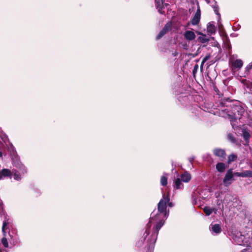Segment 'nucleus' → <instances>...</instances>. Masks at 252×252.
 <instances>
[{"mask_svg":"<svg viewBox=\"0 0 252 252\" xmlns=\"http://www.w3.org/2000/svg\"><path fill=\"white\" fill-rule=\"evenodd\" d=\"M242 132L243 136L245 140L246 141L247 143H248L249 142V139L250 138V134L249 132L245 129L243 130Z\"/></svg>","mask_w":252,"mask_h":252,"instance_id":"18","label":"nucleus"},{"mask_svg":"<svg viewBox=\"0 0 252 252\" xmlns=\"http://www.w3.org/2000/svg\"><path fill=\"white\" fill-rule=\"evenodd\" d=\"M225 48L226 50L230 51L231 48V46L229 42H227L225 43Z\"/></svg>","mask_w":252,"mask_h":252,"instance_id":"32","label":"nucleus"},{"mask_svg":"<svg viewBox=\"0 0 252 252\" xmlns=\"http://www.w3.org/2000/svg\"><path fill=\"white\" fill-rule=\"evenodd\" d=\"M241 83L243 84L244 87L249 88V86L248 84V82L244 79H243L241 80Z\"/></svg>","mask_w":252,"mask_h":252,"instance_id":"30","label":"nucleus"},{"mask_svg":"<svg viewBox=\"0 0 252 252\" xmlns=\"http://www.w3.org/2000/svg\"><path fill=\"white\" fill-rule=\"evenodd\" d=\"M220 105L222 107H224L225 106L224 102L222 101L220 102Z\"/></svg>","mask_w":252,"mask_h":252,"instance_id":"39","label":"nucleus"},{"mask_svg":"<svg viewBox=\"0 0 252 252\" xmlns=\"http://www.w3.org/2000/svg\"><path fill=\"white\" fill-rule=\"evenodd\" d=\"M184 37L187 40L190 41L194 40L196 37V35L194 32L191 31H187L184 33Z\"/></svg>","mask_w":252,"mask_h":252,"instance_id":"11","label":"nucleus"},{"mask_svg":"<svg viewBox=\"0 0 252 252\" xmlns=\"http://www.w3.org/2000/svg\"><path fill=\"white\" fill-rule=\"evenodd\" d=\"M225 168L226 165L223 162H219L216 165V169L219 172H223L225 171Z\"/></svg>","mask_w":252,"mask_h":252,"instance_id":"15","label":"nucleus"},{"mask_svg":"<svg viewBox=\"0 0 252 252\" xmlns=\"http://www.w3.org/2000/svg\"><path fill=\"white\" fill-rule=\"evenodd\" d=\"M181 180L185 183H188L191 180V175L186 172L181 175Z\"/></svg>","mask_w":252,"mask_h":252,"instance_id":"13","label":"nucleus"},{"mask_svg":"<svg viewBox=\"0 0 252 252\" xmlns=\"http://www.w3.org/2000/svg\"><path fill=\"white\" fill-rule=\"evenodd\" d=\"M2 205V202L1 200L0 199V207H1Z\"/></svg>","mask_w":252,"mask_h":252,"instance_id":"40","label":"nucleus"},{"mask_svg":"<svg viewBox=\"0 0 252 252\" xmlns=\"http://www.w3.org/2000/svg\"><path fill=\"white\" fill-rule=\"evenodd\" d=\"M233 180H234V179L232 169H229L226 172L223 180V184L225 187H228L231 184Z\"/></svg>","mask_w":252,"mask_h":252,"instance_id":"6","label":"nucleus"},{"mask_svg":"<svg viewBox=\"0 0 252 252\" xmlns=\"http://www.w3.org/2000/svg\"><path fill=\"white\" fill-rule=\"evenodd\" d=\"M2 156V153L0 151V157H1Z\"/></svg>","mask_w":252,"mask_h":252,"instance_id":"41","label":"nucleus"},{"mask_svg":"<svg viewBox=\"0 0 252 252\" xmlns=\"http://www.w3.org/2000/svg\"><path fill=\"white\" fill-rule=\"evenodd\" d=\"M12 164L18 170L13 169V178L14 180L20 181L22 179V176L27 173L26 167L21 163L20 158L17 155V152L14 149L10 153Z\"/></svg>","mask_w":252,"mask_h":252,"instance_id":"2","label":"nucleus"},{"mask_svg":"<svg viewBox=\"0 0 252 252\" xmlns=\"http://www.w3.org/2000/svg\"><path fill=\"white\" fill-rule=\"evenodd\" d=\"M229 64L232 70L235 72L242 68L243 62L241 59L234 60L232 57L230 59Z\"/></svg>","mask_w":252,"mask_h":252,"instance_id":"5","label":"nucleus"},{"mask_svg":"<svg viewBox=\"0 0 252 252\" xmlns=\"http://www.w3.org/2000/svg\"><path fill=\"white\" fill-rule=\"evenodd\" d=\"M168 205L169 207H172L174 206V204L172 202H169Z\"/></svg>","mask_w":252,"mask_h":252,"instance_id":"38","label":"nucleus"},{"mask_svg":"<svg viewBox=\"0 0 252 252\" xmlns=\"http://www.w3.org/2000/svg\"><path fill=\"white\" fill-rule=\"evenodd\" d=\"M160 184L163 186H165L167 185V178L165 176L163 175L161 177Z\"/></svg>","mask_w":252,"mask_h":252,"instance_id":"24","label":"nucleus"},{"mask_svg":"<svg viewBox=\"0 0 252 252\" xmlns=\"http://www.w3.org/2000/svg\"><path fill=\"white\" fill-rule=\"evenodd\" d=\"M198 34L202 35V36L198 37L199 41L202 43H205L209 41V39L206 37V35L200 32H198Z\"/></svg>","mask_w":252,"mask_h":252,"instance_id":"17","label":"nucleus"},{"mask_svg":"<svg viewBox=\"0 0 252 252\" xmlns=\"http://www.w3.org/2000/svg\"><path fill=\"white\" fill-rule=\"evenodd\" d=\"M233 239L234 242L238 245H246L249 247H252L251 246L252 239L250 237H246L240 233H238L237 235L234 236Z\"/></svg>","mask_w":252,"mask_h":252,"instance_id":"4","label":"nucleus"},{"mask_svg":"<svg viewBox=\"0 0 252 252\" xmlns=\"http://www.w3.org/2000/svg\"><path fill=\"white\" fill-rule=\"evenodd\" d=\"M211 57V55L210 54H208L207 55H206L205 57L203 58L202 62H201V65H200V68H202L203 67V64H204V63L207 61Z\"/></svg>","mask_w":252,"mask_h":252,"instance_id":"25","label":"nucleus"},{"mask_svg":"<svg viewBox=\"0 0 252 252\" xmlns=\"http://www.w3.org/2000/svg\"><path fill=\"white\" fill-rule=\"evenodd\" d=\"M182 46L185 50L188 49V45L186 43L182 44Z\"/></svg>","mask_w":252,"mask_h":252,"instance_id":"36","label":"nucleus"},{"mask_svg":"<svg viewBox=\"0 0 252 252\" xmlns=\"http://www.w3.org/2000/svg\"><path fill=\"white\" fill-rule=\"evenodd\" d=\"M12 175L11 171L7 169H3L0 171V180L6 177H10Z\"/></svg>","mask_w":252,"mask_h":252,"instance_id":"12","label":"nucleus"},{"mask_svg":"<svg viewBox=\"0 0 252 252\" xmlns=\"http://www.w3.org/2000/svg\"><path fill=\"white\" fill-rule=\"evenodd\" d=\"M237 158V156L234 154L230 155L228 157V163L229 164L231 162L234 161Z\"/></svg>","mask_w":252,"mask_h":252,"instance_id":"22","label":"nucleus"},{"mask_svg":"<svg viewBox=\"0 0 252 252\" xmlns=\"http://www.w3.org/2000/svg\"><path fill=\"white\" fill-rule=\"evenodd\" d=\"M252 68V62L247 66L246 67V71L249 72L250 70Z\"/></svg>","mask_w":252,"mask_h":252,"instance_id":"34","label":"nucleus"},{"mask_svg":"<svg viewBox=\"0 0 252 252\" xmlns=\"http://www.w3.org/2000/svg\"><path fill=\"white\" fill-rule=\"evenodd\" d=\"M1 243H2L3 246L5 248H7L8 247V243L7 242V240L6 238L3 237L2 238Z\"/></svg>","mask_w":252,"mask_h":252,"instance_id":"28","label":"nucleus"},{"mask_svg":"<svg viewBox=\"0 0 252 252\" xmlns=\"http://www.w3.org/2000/svg\"><path fill=\"white\" fill-rule=\"evenodd\" d=\"M209 230L216 234H219L221 231V226L219 224L211 223L209 226Z\"/></svg>","mask_w":252,"mask_h":252,"instance_id":"10","label":"nucleus"},{"mask_svg":"<svg viewBox=\"0 0 252 252\" xmlns=\"http://www.w3.org/2000/svg\"><path fill=\"white\" fill-rule=\"evenodd\" d=\"M166 32L164 31L163 29L160 32L159 34L157 36V39H159L161 38L164 35L166 34Z\"/></svg>","mask_w":252,"mask_h":252,"instance_id":"27","label":"nucleus"},{"mask_svg":"<svg viewBox=\"0 0 252 252\" xmlns=\"http://www.w3.org/2000/svg\"><path fill=\"white\" fill-rule=\"evenodd\" d=\"M242 177H252V171L246 170L244 172H242Z\"/></svg>","mask_w":252,"mask_h":252,"instance_id":"20","label":"nucleus"},{"mask_svg":"<svg viewBox=\"0 0 252 252\" xmlns=\"http://www.w3.org/2000/svg\"><path fill=\"white\" fill-rule=\"evenodd\" d=\"M155 5L159 13H164V11L163 10V9H164L165 6L167 4L164 2V0H155Z\"/></svg>","mask_w":252,"mask_h":252,"instance_id":"7","label":"nucleus"},{"mask_svg":"<svg viewBox=\"0 0 252 252\" xmlns=\"http://www.w3.org/2000/svg\"><path fill=\"white\" fill-rule=\"evenodd\" d=\"M222 111H224L223 114V115H227V114H232V112H230L227 109H224V110H221L220 112V115L221 116V117H223L222 115H221V113L222 112Z\"/></svg>","mask_w":252,"mask_h":252,"instance_id":"29","label":"nucleus"},{"mask_svg":"<svg viewBox=\"0 0 252 252\" xmlns=\"http://www.w3.org/2000/svg\"><path fill=\"white\" fill-rule=\"evenodd\" d=\"M183 187V184L182 183V181L180 178L176 179L174 185V188L176 189H180Z\"/></svg>","mask_w":252,"mask_h":252,"instance_id":"16","label":"nucleus"},{"mask_svg":"<svg viewBox=\"0 0 252 252\" xmlns=\"http://www.w3.org/2000/svg\"><path fill=\"white\" fill-rule=\"evenodd\" d=\"M213 154L216 156L224 159L226 156V153L224 150L220 148H215L213 151Z\"/></svg>","mask_w":252,"mask_h":252,"instance_id":"9","label":"nucleus"},{"mask_svg":"<svg viewBox=\"0 0 252 252\" xmlns=\"http://www.w3.org/2000/svg\"><path fill=\"white\" fill-rule=\"evenodd\" d=\"M247 248L245 249L244 250L242 251L241 252H252V247H249L247 246Z\"/></svg>","mask_w":252,"mask_h":252,"instance_id":"33","label":"nucleus"},{"mask_svg":"<svg viewBox=\"0 0 252 252\" xmlns=\"http://www.w3.org/2000/svg\"><path fill=\"white\" fill-rule=\"evenodd\" d=\"M213 211V208H211L208 206L204 207L203 208V211L205 213L206 215L207 216L210 215L212 213Z\"/></svg>","mask_w":252,"mask_h":252,"instance_id":"19","label":"nucleus"},{"mask_svg":"<svg viewBox=\"0 0 252 252\" xmlns=\"http://www.w3.org/2000/svg\"><path fill=\"white\" fill-rule=\"evenodd\" d=\"M214 11H215L216 14H217L218 15H219V18H220V14L219 13V11L217 9V8L214 7Z\"/></svg>","mask_w":252,"mask_h":252,"instance_id":"37","label":"nucleus"},{"mask_svg":"<svg viewBox=\"0 0 252 252\" xmlns=\"http://www.w3.org/2000/svg\"><path fill=\"white\" fill-rule=\"evenodd\" d=\"M170 200L168 196L163 194L162 198L158 206V211L152 212L149 222L146 225L145 230L142 237L137 242L138 247H147L149 252H152L156 242L158 231L164 223L165 220L169 215V211L166 210L167 203Z\"/></svg>","mask_w":252,"mask_h":252,"instance_id":"1","label":"nucleus"},{"mask_svg":"<svg viewBox=\"0 0 252 252\" xmlns=\"http://www.w3.org/2000/svg\"><path fill=\"white\" fill-rule=\"evenodd\" d=\"M207 32L210 34H214L216 32V28L214 25L209 23L207 27Z\"/></svg>","mask_w":252,"mask_h":252,"instance_id":"14","label":"nucleus"},{"mask_svg":"<svg viewBox=\"0 0 252 252\" xmlns=\"http://www.w3.org/2000/svg\"><path fill=\"white\" fill-rule=\"evenodd\" d=\"M227 137L228 139L232 143H235L236 142V139L235 137H234L233 135L231 133H229L227 135Z\"/></svg>","mask_w":252,"mask_h":252,"instance_id":"26","label":"nucleus"},{"mask_svg":"<svg viewBox=\"0 0 252 252\" xmlns=\"http://www.w3.org/2000/svg\"><path fill=\"white\" fill-rule=\"evenodd\" d=\"M201 16V11L199 8L197 9L194 15L193 16L191 23L192 25H197L200 22Z\"/></svg>","mask_w":252,"mask_h":252,"instance_id":"8","label":"nucleus"},{"mask_svg":"<svg viewBox=\"0 0 252 252\" xmlns=\"http://www.w3.org/2000/svg\"><path fill=\"white\" fill-rule=\"evenodd\" d=\"M172 23L170 22L167 23L163 28V30L165 31L166 32L169 31H170L172 29Z\"/></svg>","mask_w":252,"mask_h":252,"instance_id":"23","label":"nucleus"},{"mask_svg":"<svg viewBox=\"0 0 252 252\" xmlns=\"http://www.w3.org/2000/svg\"><path fill=\"white\" fill-rule=\"evenodd\" d=\"M8 220H5L3 221V224L2 227V231L3 234V235H5V230L7 229L6 226L8 224Z\"/></svg>","mask_w":252,"mask_h":252,"instance_id":"21","label":"nucleus"},{"mask_svg":"<svg viewBox=\"0 0 252 252\" xmlns=\"http://www.w3.org/2000/svg\"><path fill=\"white\" fill-rule=\"evenodd\" d=\"M9 236L10 237V242L11 243H13V244L14 245H15L16 244H17L18 243V239H17L16 240H14L13 238V236H11L10 234H9Z\"/></svg>","mask_w":252,"mask_h":252,"instance_id":"31","label":"nucleus"},{"mask_svg":"<svg viewBox=\"0 0 252 252\" xmlns=\"http://www.w3.org/2000/svg\"><path fill=\"white\" fill-rule=\"evenodd\" d=\"M234 176L242 177V172H234L233 173V176Z\"/></svg>","mask_w":252,"mask_h":252,"instance_id":"35","label":"nucleus"},{"mask_svg":"<svg viewBox=\"0 0 252 252\" xmlns=\"http://www.w3.org/2000/svg\"><path fill=\"white\" fill-rule=\"evenodd\" d=\"M232 112V114H227V115H223L224 111H222L221 115L225 118L228 119L231 122L233 123L238 119H240L241 117L248 116V113L246 111L245 106L242 105H236Z\"/></svg>","mask_w":252,"mask_h":252,"instance_id":"3","label":"nucleus"}]
</instances>
